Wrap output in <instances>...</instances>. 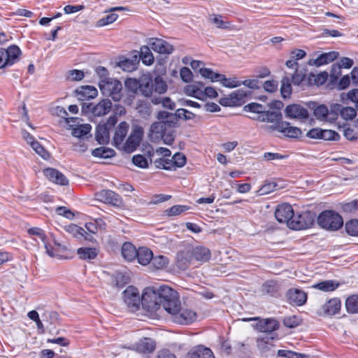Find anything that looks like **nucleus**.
<instances>
[{
    "instance_id": "6e6552de",
    "label": "nucleus",
    "mask_w": 358,
    "mask_h": 358,
    "mask_svg": "<svg viewBox=\"0 0 358 358\" xmlns=\"http://www.w3.org/2000/svg\"><path fill=\"white\" fill-rule=\"evenodd\" d=\"M143 134V129L141 127H134L128 138L121 147L127 152H134L140 145Z\"/></svg>"
},
{
    "instance_id": "f257e3e1",
    "label": "nucleus",
    "mask_w": 358,
    "mask_h": 358,
    "mask_svg": "<svg viewBox=\"0 0 358 358\" xmlns=\"http://www.w3.org/2000/svg\"><path fill=\"white\" fill-rule=\"evenodd\" d=\"M175 290L167 285L152 286L144 289L141 296V306L150 315H152L161 306L166 310V304L175 305Z\"/></svg>"
},
{
    "instance_id": "cd10ccee",
    "label": "nucleus",
    "mask_w": 358,
    "mask_h": 358,
    "mask_svg": "<svg viewBox=\"0 0 358 358\" xmlns=\"http://www.w3.org/2000/svg\"><path fill=\"white\" fill-rule=\"evenodd\" d=\"M280 292V286L275 280L266 281L262 286V292L270 296H278Z\"/></svg>"
},
{
    "instance_id": "5701e85b",
    "label": "nucleus",
    "mask_w": 358,
    "mask_h": 358,
    "mask_svg": "<svg viewBox=\"0 0 358 358\" xmlns=\"http://www.w3.org/2000/svg\"><path fill=\"white\" fill-rule=\"evenodd\" d=\"M279 328V323L275 319H264L257 324V329L264 333H271Z\"/></svg>"
},
{
    "instance_id": "393cba45",
    "label": "nucleus",
    "mask_w": 358,
    "mask_h": 358,
    "mask_svg": "<svg viewBox=\"0 0 358 358\" xmlns=\"http://www.w3.org/2000/svg\"><path fill=\"white\" fill-rule=\"evenodd\" d=\"M188 358H215L212 350L203 345L194 348L188 352Z\"/></svg>"
},
{
    "instance_id": "e433bc0d",
    "label": "nucleus",
    "mask_w": 358,
    "mask_h": 358,
    "mask_svg": "<svg viewBox=\"0 0 358 358\" xmlns=\"http://www.w3.org/2000/svg\"><path fill=\"white\" fill-rule=\"evenodd\" d=\"M273 339V336H268L258 338L257 339V345L258 349L263 353L270 351L273 346L271 343Z\"/></svg>"
},
{
    "instance_id": "603ef678",
    "label": "nucleus",
    "mask_w": 358,
    "mask_h": 358,
    "mask_svg": "<svg viewBox=\"0 0 358 358\" xmlns=\"http://www.w3.org/2000/svg\"><path fill=\"white\" fill-rule=\"evenodd\" d=\"M340 98L344 104H348L350 101L355 103L358 99V89L351 90L348 93H342Z\"/></svg>"
},
{
    "instance_id": "9d476101",
    "label": "nucleus",
    "mask_w": 358,
    "mask_h": 358,
    "mask_svg": "<svg viewBox=\"0 0 358 358\" xmlns=\"http://www.w3.org/2000/svg\"><path fill=\"white\" fill-rule=\"evenodd\" d=\"M294 210L291 205L282 203L278 206L275 211V217L280 223H287L291 222L294 217Z\"/></svg>"
},
{
    "instance_id": "338daca9",
    "label": "nucleus",
    "mask_w": 358,
    "mask_h": 358,
    "mask_svg": "<svg viewBox=\"0 0 358 358\" xmlns=\"http://www.w3.org/2000/svg\"><path fill=\"white\" fill-rule=\"evenodd\" d=\"M67 79L72 81H80L84 78L83 71L78 69L70 70L67 73Z\"/></svg>"
},
{
    "instance_id": "de8ad7c7",
    "label": "nucleus",
    "mask_w": 358,
    "mask_h": 358,
    "mask_svg": "<svg viewBox=\"0 0 358 358\" xmlns=\"http://www.w3.org/2000/svg\"><path fill=\"white\" fill-rule=\"evenodd\" d=\"M153 85L154 93L162 94L167 91V84L160 76H157L153 80Z\"/></svg>"
},
{
    "instance_id": "423d86ee",
    "label": "nucleus",
    "mask_w": 358,
    "mask_h": 358,
    "mask_svg": "<svg viewBox=\"0 0 358 358\" xmlns=\"http://www.w3.org/2000/svg\"><path fill=\"white\" fill-rule=\"evenodd\" d=\"M123 300L131 312H136L141 305V296L138 289L134 286H129L123 292Z\"/></svg>"
},
{
    "instance_id": "4d7b16f0",
    "label": "nucleus",
    "mask_w": 358,
    "mask_h": 358,
    "mask_svg": "<svg viewBox=\"0 0 358 358\" xmlns=\"http://www.w3.org/2000/svg\"><path fill=\"white\" fill-rule=\"evenodd\" d=\"M187 159L184 154L181 152H177L172 157V162L174 167V170L177 168H181L186 164Z\"/></svg>"
},
{
    "instance_id": "5fc2aeb1",
    "label": "nucleus",
    "mask_w": 358,
    "mask_h": 358,
    "mask_svg": "<svg viewBox=\"0 0 358 358\" xmlns=\"http://www.w3.org/2000/svg\"><path fill=\"white\" fill-rule=\"evenodd\" d=\"M345 229L347 234L352 236H358V220L352 219L345 223Z\"/></svg>"
},
{
    "instance_id": "39448f33",
    "label": "nucleus",
    "mask_w": 358,
    "mask_h": 358,
    "mask_svg": "<svg viewBox=\"0 0 358 358\" xmlns=\"http://www.w3.org/2000/svg\"><path fill=\"white\" fill-rule=\"evenodd\" d=\"M21 55V50L15 45H10L7 49L0 48V69L11 66L16 63Z\"/></svg>"
},
{
    "instance_id": "a878e982",
    "label": "nucleus",
    "mask_w": 358,
    "mask_h": 358,
    "mask_svg": "<svg viewBox=\"0 0 358 358\" xmlns=\"http://www.w3.org/2000/svg\"><path fill=\"white\" fill-rule=\"evenodd\" d=\"M112 108V103L108 99H102L92 108V113L95 116H103L108 114Z\"/></svg>"
},
{
    "instance_id": "a19ab883",
    "label": "nucleus",
    "mask_w": 358,
    "mask_h": 358,
    "mask_svg": "<svg viewBox=\"0 0 358 358\" xmlns=\"http://www.w3.org/2000/svg\"><path fill=\"white\" fill-rule=\"evenodd\" d=\"M184 92L187 96L203 100V90L195 84L187 85Z\"/></svg>"
},
{
    "instance_id": "4c0bfd02",
    "label": "nucleus",
    "mask_w": 358,
    "mask_h": 358,
    "mask_svg": "<svg viewBox=\"0 0 358 358\" xmlns=\"http://www.w3.org/2000/svg\"><path fill=\"white\" fill-rule=\"evenodd\" d=\"M220 78L219 81L222 86L227 88H235L241 85V80H238L236 77L227 78L224 75H217Z\"/></svg>"
},
{
    "instance_id": "3c124183",
    "label": "nucleus",
    "mask_w": 358,
    "mask_h": 358,
    "mask_svg": "<svg viewBox=\"0 0 358 358\" xmlns=\"http://www.w3.org/2000/svg\"><path fill=\"white\" fill-rule=\"evenodd\" d=\"M314 115L320 120H329V110L326 106L320 105L315 108Z\"/></svg>"
},
{
    "instance_id": "bf43d9fd",
    "label": "nucleus",
    "mask_w": 358,
    "mask_h": 358,
    "mask_svg": "<svg viewBox=\"0 0 358 358\" xmlns=\"http://www.w3.org/2000/svg\"><path fill=\"white\" fill-rule=\"evenodd\" d=\"M278 357L285 358H306L304 354L297 353L291 350H279L277 352Z\"/></svg>"
},
{
    "instance_id": "473e14b6",
    "label": "nucleus",
    "mask_w": 358,
    "mask_h": 358,
    "mask_svg": "<svg viewBox=\"0 0 358 358\" xmlns=\"http://www.w3.org/2000/svg\"><path fill=\"white\" fill-rule=\"evenodd\" d=\"M137 250L132 243L126 242L122 246V255L127 261L131 262L136 259Z\"/></svg>"
},
{
    "instance_id": "a211bd4d",
    "label": "nucleus",
    "mask_w": 358,
    "mask_h": 358,
    "mask_svg": "<svg viewBox=\"0 0 358 358\" xmlns=\"http://www.w3.org/2000/svg\"><path fill=\"white\" fill-rule=\"evenodd\" d=\"M341 307V300L338 298H332L322 306V310L324 315L332 316L339 313Z\"/></svg>"
},
{
    "instance_id": "4468645a",
    "label": "nucleus",
    "mask_w": 358,
    "mask_h": 358,
    "mask_svg": "<svg viewBox=\"0 0 358 358\" xmlns=\"http://www.w3.org/2000/svg\"><path fill=\"white\" fill-rule=\"evenodd\" d=\"M45 177L52 182L59 185H69V180L59 171L53 168H47L43 170Z\"/></svg>"
},
{
    "instance_id": "79ce46f5",
    "label": "nucleus",
    "mask_w": 358,
    "mask_h": 358,
    "mask_svg": "<svg viewBox=\"0 0 358 358\" xmlns=\"http://www.w3.org/2000/svg\"><path fill=\"white\" fill-rule=\"evenodd\" d=\"M140 58L142 62L147 66H150L153 64L154 57L151 52L150 47L144 45L141 48Z\"/></svg>"
},
{
    "instance_id": "2eb2a0df",
    "label": "nucleus",
    "mask_w": 358,
    "mask_h": 358,
    "mask_svg": "<svg viewBox=\"0 0 358 358\" xmlns=\"http://www.w3.org/2000/svg\"><path fill=\"white\" fill-rule=\"evenodd\" d=\"M129 125L127 122H121L116 128L114 136L113 144L117 148H121L123 145L124 140L128 133Z\"/></svg>"
},
{
    "instance_id": "4be33fe9",
    "label": "nucleus",
    "mask_w": 358,
    "mask_h": 358,
    "mask_svg": "<svg viewBox=\"0 0 358 358\" xmlns=\"http://www.w3.org/2000/svg\"><path fill=\"white\" fill-rule=\"evenodd\" d=\"M250 91L245 90L243 89H239L234 91L229 95L234 107L241 106L244 104L248 97L250 95Z\"/></svg>"
},
{
    "instance_id": "f03ea898",
    "label": "nucleus",
    "mask_w": 358,
    "mask_h": 358,
    "mask_svg": "<svg viewBox=\"0 0 358 358\" xmlns=\"http://www.w3.org/2000/svg\"><path fill=\"white\" fill-rule=\"evenodd\" d=\"M174 299L177 301L174 306L171 305V303H166L165 305L166 311L172 315L173 321L176 324L185 325L193 322L196 317V313L187 308H180V301L176 291Z\"/></svg>"
},
{
    "instance_id": "dca6fc26",
    "label": "nucleus",
    "mask_w": 358,
    "mask_h": 358,
    "mask_svg": "<svg viewBox=\"0 0 358 358\" xmlns=\"http://www.w3.org/2000/svg\"><path fill=\"white\" fill-rule=\"evenodd\" d=\"M96 199L105 203L117 206L120 203V196L112 190L103 189L96 194Z\"/></svg>"
},
{
    "instance_id": "c85d7f7f",
    "label": "nucleus",
    "mask_w": 358,
    "mask_h": 358,
    "mask_svg": "<svg viewBox=\"0 0 358 358\" xmlns=\"http://www.w3.org/2000/svg\"><path fill=\"white\" fill-rule=\"evenodd\" d=\"M340 285V283L334 280H326L312 285L313 288L321 290L325 292H330L336 290Z\"/></svg>"
},
{
    "instance_id": "f3484780",
    "label": "nucleus",
    "mask_w": 358,
    "mask_h": 358,
    "mask_svg": "<svg viewBox=\"0 0 358 358\" xmlns=\"http://www.w3.org/2000/svg\"><path fill=\"white\" fill-rule=\"evenodd\" d=\"M157 118L164 123L167 128L175 127L178 121L177 111L175 113L164 110L159 111L157 113Z\"/></svg>"
},
{
    "instance_id": "20e7f679",
    "label": "nucleus",
    "mask_w": 358,
    "mask_h": 358,
    "mask_svg": "<svg viewBox=\"0 0 358 358\" xmlns=\"http://www.w3.org/2000/svg\"><path fill=\"white\" fill-rule=\"evenodd\" d=\"M315 214L309 210L294 215L288 227L293 230H303L311 227L315 221Z\"/></svg>"
},
{
    "instance_id": "7ed1b4c3",
    "label": "nucleus",
    "mask_w": 358,
    "mask_h": 358,
    "mask_svg": "<svg viewBox=\"0 0 358 358\" xmlns=\"http://www.w3.org/2000/svg\"><path fill=\"white\" fill-rule=\"evenodd\" d=\"M320 227L328 231H337L343 225V217L336 211L324 210L317 217Z\"/></svg>"
},
{
    "instance_id": "c03bdc74",
    "label": "nucleus",
    "mask_w": 358,
    "mask_h": 358,
    "mask_svg": "<svg viewBox=\"0 0 358 358\" xmlns=\"http://www.w3.org/2000/svg\"><path fill=\"white\" fill-rule=\"evenodd\" d=\"M154 164L156 168L171 171L174 170V167L172 162V157H159L154 161Z\"/></svg>"
},
{
    "instance_id": "2f4dec72",
    "label": "nucleus",
    "mask_w": 358,
    "mask_h": 358,
    "mask_svg": "<svg viewBox=\"0 0 358 358\" xmlns=\"http://www.w3.org/2000/svg\"><path fill=\"white\" fill-rule=\"evenodd\" d=\"M109 129L106 124H99L96 129V140L99 144H104L108 142L110 138Z\"/></svg>"
},
{
    "instance_id": "052dcab7",
    "label": "nucleus",
    "mask_w": 358,
    "mask_h": 358,
    "mask_svg": "<svg viewBox=\"0 0 358 358\" xmlns=\"http://www.w3.org/2000/svg\"><path fill=\"white\" fill-rule=\"evenodd\" d=\"M264 109L265 107L263 105L258 103H250L244 106L243 107L244 111L256 114L263 112V110Z\"/></svg>"
},
{
    "instance_id": "864d4df0",
    "label": "nucleus",
    "mask_w": 358,
    "mask_h": 358,
    "mask_svg": "<svg viewBox=\"0 0 358 358\" xmlns=\"http://www.w3.org/2000/svg\"><path fill=\"white\" fill-rule=\"evenodd\" d=\"M340 98L344 104H348L350 101L355 103L358 99V89L351 90L348 93H342Z\"/></svg>"
},
{
    "instance_id": "e2e57ef3",
    "label": "nucleus",
    "mask_w": 358,
    "mask_h": 358,
    "mask_svg": "<svg viewBox=\"0 0 358 358\" xmlns=\"http://www.w3.org/2000/svg\"><path fill=\"white\" fill-rule=\"evenodd\" d=\"M321 136V139L325 141H338L340 138V136L337 132L330 129H322Z\"/></svg>"
},
{
    "instance_id": "412c9836",
    "label": "nucleus",
    "mask_w": 358,
    "mask_h": 358,
    "mask_svg": "<svg viewBox=\"0 0 358 358\" xmlns=\"http://www.w3.org/2000/svg\"><path fill=\"white\" fill-rule=\"evenodd\" d=\"M141 94L145 97H153L154 85L151 77L141 78L138 86Z\"/></svg>"
},
{
    "instance_id": "09e8293b",
    "label": "nucleus",
    "mask_w": 358,
    "mask_h": 358,
    "mask_svg": "<svg viewBox=\"0 0 358 358\" xmlns=\"http://www.w3.org/2000/svg\"><path fill=\"white\" fill-rule=\"evenodd\" d=\"M136 110L143 117L149 116L152 109L150 103L148 101L139 100L137 103Z\"/></svg>"
},
{
    "instance_id": "8fccbe9b",
    "label": "nucleus",
    "mask_w": 358,
    "mask_h": 358,
    "mask_svg": "<svg viewBox=\"0 0 358 358\" xmlns=\"http://www.w3.org/2000/svg\"><path fill=\"white\" fill-rule=\"evenodd\" d=\"M190 209V207L186 205H175L165 210V214L168 217H173L182 214Z\"/></svg>"
},
{
    "instance_id": "c756f323",
    "label": "nucleus",
    "mask_w": 358,
    "mask_h": 358,
    "mask_svg": "<svg viewBox=\"0 0 358 358\" xmlns=\"http://www.w3.org/2000/svg\"><path fill=\"white\" fill-rule=\"evenodd\" d=\"M98 254L99 250L95 248L82 247L77 250V255L83 260H93L97 257Z\"/></svg>"
},
{
    "instance_id": "37998d69",
    "label": "nucleus",
    "mask_w": 358,
    "mask_h": 358,
    "mask_svg": "<svg viewBox=\"0 0 358 358\" xmlns=\"http://www.w3.org/2000/svg\"><path fill=\"white\" fill-rule=\"evenodd\" d=\"M151 101L155 105L161 103L164 108L169 110H174L176 108L175 102L173 101L169 97H159L154 96L151 99Z\"/></svg>"
},
{
    "instance_id": "6ab92c4d",
    "label": "nucleus",
    "mask_w": 358,
    "mask_h": 358,
    "mask_svg": "<svg viewBox=\"0 0 358 358\" xmlns=\"http://www.w3.org/2000/svg\"><path fill=\"white\" fill-rule=\"evenodd\" d=\"M134 349L140 353H150L155 349V342L150 338H143L134 345Z\"/></svg>"
},
{
    "instance_id": "f8f14e48",
    "label": "nucleus",
    "mask_w": 358,
    "mask_h": 358,
    "mask_svg": "<svg viewBox=\"0 0 358 358\" xmlns=\"http://www.w3.org/2000/svg\"><path fill=\"white\" fill-rule=\"evenodd\" d=\"M148 45L150 48L159 54H171L174 50L173 45L166 42V41L152 38L149 40Z\"/></svg>"
},
{
    "instance_id": "680f3d73",
    "label": "nucleus",
    "mask_w": 358,
    "mask_h": 358,
    "mask_svg": "<svg viewBox=\"0 0 358 358\" xmlns=\"http://www.w3.org/2000/svg\"><path fill=\"white\" fill-rule=\"evenodd\" d=\"M277 186V183L273 181L266 182L259 189V194L262 195L268 194L276 190Z\"/></svg>"
},
{
    "instance_id": "c9c22d12",
    "label": "nucleus",
    "mask_w": 358,
    "mask_h": 358,
    "mask_svg": "<svg viewBox=\"0 0 358 358\" xmlns=\"http://www.w3.org/2000/svg\"><path fill=\"white\" fill-rule=\"evenodd\" d=\"M138 62L136 55L134 59L124 58L118 62L117 66L124 71L131 72L137 69Z\"/></svg>"
},
{
    "instance_id": "58836bf2",
    "label": "nucleus",
    "mask_w": 358,
    "mask_h": 358,
    "mask_svg": "<svg viewBox=\"0 0 358 358\" xmlns=\"http://www.w3.org/2000/svg\"><path fill=\"white\" fill-rule=\"evenodd\" d=\"M346 311L350 314L358 313V294H352L345 300Z\"/></svg>"
},
{
    "instance_id": "aec40b11",
    "label": "nucleus",
    "mask_w": 358,
    "mask_h": 358,
    "mask_svg": "<svg viewBox=\"0 0 358 358\" xmlns=\"http://www.w3.org/2000/svg\"><path fill=\"white\" fill-rule=\"evenodd\" d=\"M76 93L78 99L84 101L95 98L98 94V91L93 86L85 85L78 87L76 90Z\"/></svg>"
},
{
    "instance_id": "ea45409f",
    "label": "nucleus",
    "mask_w": 358,
    "mask_h": 358,
    "mask_svg": "<svg viewBox=\"0 0 358 358\" xmlns=\"http://www.w3.org/2000/svg\"><path fill=\"white\" fill-rule=\"evenodd\" d=\"M93 157L108 159L115 156V152L114 150L108 148L99 147L92 151Z\"/></svg>"
},
{
    "instance_id": "1a4fd4ad",
    "label": "nucleus",
    "mask_w": 358,
    "mask_h": 358,
    "mask_svg": "<svg viewBox=\"0 0 358 358\" xmlns=\"http://www.w3.org/2000/svg\"><path fill=\"white\" fill-rule=\"evenodd\" d=\"M270 129L272 130H276L283 134L284 136L292 138H299L302 135V131L299 128L292 127L290 125V123L285 121L271 125L270 126Z\"/></svg>"
},
{
    "instance_id": "72a5a7b5",
    "label": "nucleus",
    "mask_w": 358,
    "mask_h": 358,
    "mask_svg": "<svg viewBox=\"0 0 358 358\" xmlns=\"http://www.w3.org/2000/svg\"><path fill=\"white\" fill-rule=\"evenodd\" d=\"M192 255L188 251H180L176 255V266L180 270H186L189 266Z\"/></svg>"
},
{
    "instance_id": "f704fd0d",
    "label": "nucleus",
    "mask_w": 358,
    "mask_h": 358,
    "mask_svg": "<svg viewBox=\"0 0 358 358\" xmlns=\"http://www.w3.org/2000/svg\"><path fill=\"white\" fill-rule=\"evenodd\" d=\"M338 55L339 53L336 51L323 53L320 55L316 59H315L314 64L317 66H320L329 64V62H331L337 59Z\"/></svg>"
},
{
    "instance_id": "7c9ffc66",
    "label": "nucleus",
    "mask_w": 358,
    "mask_h": 358,
    "mask_svg": "<svg viewBox=\"0 0 358 358\" xmlns=\"http://www.w3.org/2000/svg\"><path fill=\"white\" fill-rule=\"evenodd\" d=\"M138 255H136V258L138 259V262L143 266H145L151 262L153 253L152 250L147 248H139L137 250Z\"/></svg>"
},
{
    "instance_id": "0e129e2a",
    "label": "nucleus",
    "mask_w": 358,
    "mask_h": 358,
    "mask_svg": "<svg viewBox=\"0 0 358 358\" xmlns=\"http://www.w3.org/2000/svg\"><path fill=\"white\" fill-rule=\"evenodd\" d=\"M118 17V15L116 13H110L106 16L102 17L97 22L98 27H103L114 22Z\"/></svg>"
},
{
    "instance_id": "a18cd8bd",
    "label": "nucleus",
    "mask_w": 358,
    "mask_h": 358,
    "mask_svg": "<svg viewBox=\"0 0 358 358\" xmlns=\"http://www.w3.org/2000/svg\"><path fill=\"white\" fill-rule=\"evenodd\" d=\"M209 20L211 23L215 25L218 29H227L230 27V24L227 21L223 20V17L219 14H212L210 15Z\"/></svg>"
},
{
    "instance_id": "0eeeda50",
    "label": "nucleus",
    "mask_w": 358,
    "mask_h": 358,
    "mask_svg": "<svg viewBox=\"0 0 358 358\" xmlns=\"http://www.w3.org/2000/svg\"><path fill=\"white\" fill-rule=\"evenodd\" d=\"M99 88L104 94L111 97L115 101H120L122 96V85L117 79L110 78L103 84H99Z\"/></svg>"
},
{
    "instance_id": "774afa93",
    "label": "nucleus",
    "mask_w": 358,
    "mask_h": 358,
    "mask_svg": "<svg viewBox=\"0 0 358 358\" xmlns=\"http://www.w3.org/2000/svg\"><path fill=\"white\" fill-rule=\"evenodd\" d=\"M95 72L100 78L99 85L103 84L104 82L111 78L108 77V71L107 69L103 66H100L96 67L95 69Z\"/></svg>"
},
{
    "instance_id": "ddd939ff",
    "label": "nucleus",
    "mask_w": 358,
    "mask_h": 358,
    "mask_svg": "<svg viewBox=\"0 0 358 358\" xmlns=\"http://www.w3.org/2000/svg\"><path fill=\"white\" fill-rule=\"evenodd\" d=\"M286 296L290 303L298 306L303 305L307 301L306 293L297 288L289 289Z\"/></svg>"
},
{
    "instance_id": "b1692460",
    "label": "nucleus",
    "mask_w": 358,
    "mask_h": 358,
    "mask_svg": "<svg viewBox=\"0 0 358 358\" xmlns=\"http://www.w3.org/2000/svg\"><path fill=\"white\" fill-rule=\"evenodd\" d=\"M167 127L162 122H156L152 124L149 137L151 141H157L163 137V134L166 131Z\"/></svg>"
},
{
    "instance_id": "9b49d317",
    "label": "nucleus",
    "mask_w": 358,
    "mask_h": 358,
    "mask_svg": "<svg viewBox=\"0 0 358 358\" xmlns=\"http://www.w3.org/2000/svg\"><path fill=\"white\" fill-rule=\"evenodd\" d=\"M286 117L291 119L306 120L308 118V110L299 104L288 105L285 110Z\"/></svg>"
},
{
    "instance_id": "bb28decb",
    "label": "nucleus",
    "mask_w": 358,
    "mask_h": 358,
    "mask_svg": "<svg viewBox=\"0 0 358 358\" xmlns=\"http://www.w3.org/2000/svg\"><path fill=\"white\" fill-rule=\"evenodd\" d=\"M191 255L196 261L201 262H208L211 257L210 250L204 246L195 247Z\"/></svg>"
},
{
    "instance_id": "13d9d810",
    "label": "nucleus",
    "mask_w": 358,
    "mask_h": 358,
    "mask_svg": "<svg viewBox=\"0 0 358 358\" xmlns=\"http://www.w3.org/2000/svg\"><path fill=\"white\" fill-rule=\"evenodd\" d=\"M199 73L203 78L209 79L212 82L219 81L220 78H218V77L217 78V75H220V73H215L210 69H208V68L199 69Z\"/></svg>"
},
{
    "instance_id": "49530a36",
    "label": "nucleus",
    "mask_w": 358,
    "mask_h": 358,
    "mask_svg": "<svg viewBox=\"0 0 358 358\" xmlns=\"http://www.w3.org/2000/svg\"><path fill=\"white\" fill-rule=\"evenodd\" d=\"M291 79L288 76H285L281 80L280 93L284 99L289 98L292 94Z\"/></svg>"
},
{
    "instance_id": "69168bd1",
    "label": "nucleus",
    "mask_w": 358,
    "mask_h": 358,
    "mask_svg": "<svg viewBox=\"0 0 358 358\" xmlns=\"http://www.w3.org/2000/svg\"><path fill=\"white\" fill-rule=\"evenodd\" d=\"M357 115L356 110L352 107H343L341 110V117L346 120H351Z\"/></svg>"
},
{
    "instance_id": "6e6d98bb",
    "label": "nucleus",
    "mask_w": 358,
    "mask_h": 358,
    "mask_svg": "<svg viewBox=\"0 0 358 358\" xmlns=\"http://www.w3.org/2000/svg\"><path fill=\"white\" fill-rule=\"evenodd\" d=\"M151 264L156 269H163L168 265L169 259L163 255L153 256Z\"/></svg>"
}]
</instances>
